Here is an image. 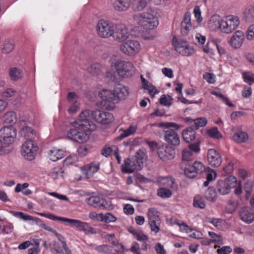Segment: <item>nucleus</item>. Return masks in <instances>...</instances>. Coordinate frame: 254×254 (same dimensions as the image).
<instances>
[{
    "mask_svg": "<svg viewBox=\"0 0 254 254\" xmlns=\"http://www.w3.org/2000/svg\"><path fill=\"white\" fill-rule=\"evenodd\" d=\"M9 75L12 80H16L21 77V72L17 68L13 67L9 70Z\"/></svg>",
    "mask_w": 254,
    "mask_h": 254,
    "instance_id": "obj_54",
    "label": "nucleus"
},
{
    "mask_svg": "<svg viewBox=\"0 0 254 254\" xmlns=\"http://www.w3.org/2000/svg\"><path fill=\"white\" fill-rule=\"evenodd\" d=\"M117 217L111 213H103L102 221L106 223L115 222L117 221Z\"/></svg>",
    "mask_w": 254,
    "mask_h": 254,
    "instance_id": "obj_44",
    "label": "nucleus"
},
{
    "mask_svg": "<svg viewBox=\"0 0 254 254\" xmlns=\"http://www.w3.org/2000/svg\"><path fill=\"white\" fill-rule=\"evenodd\" d=\"M101 67L100 64H93L88 68V71L93 75L99 74L101 71Z\"/></svg>",
    "mask_w": 254,
    "mask_h": 254,
    "instance_id": "obj_52",
    "label": "nucleus"
},
{
    "mask_svg": "<svg viewBox=\"0 0 254 254\" xmlns=\"http://www.w3.org/2000/svg\"><path fill=\"white\" fill-rule=\"evenodd\" d=\"M207 156L208 162L212 167H217L221 164L222 160L221 155L215 149H209Z\"/></svg>",
    "mask_w": 254,
    "mask_h": 254,
    "instance_id": "obj_20",
    "label": "nucleus"
},
{
    "mask_svg": "<svg viewBox=\"0 0 254 254\" xmlns=\"http://www.w3.org/2000/svg\"><path fill=\"white\" fill-rule=\"evenodd\" d=\"M254 186V182L251 180L247 181L244 185V190L246 193L247 196H249L252 191Z\"/></svg>",
    "mask_w": 254,
    "mask_h": 254,
    "instance_id": "obj_57",
    "label": "nucleus"
},
{
    "mask_svg": "<svg viewBox=\"0 0 254 254\" xmlns=\"http://www.w3.org/2000/svg\"><path fill=\"white\" fill-rule=\"evenodd\" d=\"M208 25L213 30L219 29L221 31V25H222V18L218 14L212 15L208 21Z\"/></svg>",
    "mask_w": 254,
    "mask_h": 254,
    "instance_id": "obj_29",
    "label": "nucleus"
},
{
    "mask_svg": "<svg viewBox=\"0 0 254 254\" xmlns=\"http://www.w3.org/2000/svg\"><path fill=\"white\" fill-rule=\"evenodd\" d=\"M205 170V166L199 161H195L192 164H189L185 167L184 173L190 178H194L198 174H201Z\"/></svg>",
    "mask_w": 254,
    "mask_h": 254,
    "instance_id": "obj_14",
    "label": "nucleus"
},
{
    "mask_svg": "<svg viewBox=\"0 0 254 254\" xmlns=\"http://www.w3.org/2000/svg\"><path fill=\"white\" fill-rule=\"evenodd\" d=\"M244 19L247 22H252L254 19V6L249 5L243 12Z\"/></svg>",
    "mask_w": 254,
    "mask_h": 254,
    "instance_id": "obj_34",
    "label": "nucleus"
},
{
    "mask_svg": "<svg viewBox=\"0 0 254 254\" xmlns=\"http://www.w3.org/2000/svg\"><path fill=\"white\" fill-rule=\"evenodd\" d=\"M141 79L143 88L148 90L151 95H154L157 92L155 87L149 83L142 75H141Z\"/></svg>",
    "mask_w": 254,
    "mask_h": 254,
    "instance_id": "obj_38",
    "label": "nucleus"
},
{
    "mask_svg": "<svg viewBox=\"0 0 254 254\" xmlns=\"http://www.w3.org/2000/svg\"><path fill=\"white\" fill-rule=\"evenodd\" d=\"M118 150V148L115 145L112 146H105L101 151V154L106 157H109L112 152H115Z\"/></svg>",
    "mask_w": 254,
    "mask_h": 254,
    "instance_id": "obj_49",
    "label": "nucleus"
},
{
    "mask_svg": "<svg viewBox=\"0 0 254 254\" xmlns=\"http://www.w3.org/2000/svg\"><path fill=\"white\" fill-rule=\"evenodd\" d=\"M205 198L211 201H214L216 198V194L213 188H209L205 192Z\"/></svg>",
    "mask_w": 254,
    "mask_h": 254,
    "instance_id": "obj_47",
    "label": "nucleus"
},
{
    "mask_svg": "<svg viewBox=\"0 0 254 254\" xmlns=\"http://www.w3.org/2000/svg\"><path fill=\"white\" fill-rule=\"evenodd\" d=\"M102 197L94 196H91L87 199V203L90 205H91L96 208H99Z\"/></svg>",
    "mask_w": 254,
    "mask_h": 254,
    "instance_id": "obj_46",
    "label": "nucleus"
},
{
    "mask_svg": "<svg viewBox=\"0 0 254 254\" xmlns=\"http://www.w3.org/2000/svg\"><path fill=\"white\" fill-rule=\"evenodd\" d=\"M115 24L104 19H101L97 25L98 35L101 38H108L112 36Z\"/></svg>",
    "mask_w": 254,
    "mask_h": 254,
    "instance_id": "obj_7",
    "label": "nucleus"
},
{
    "mask_svg": "<svg viewBox=\"0 0 254 254\" xmlns=\"http://www.w3.org/2000/svg\"><path fill=\"white\" fill-rule=\"evenodd\" d=\"M195 129L191 127L186 128L182 132V135L184 140L188 143H190L195 139Z\"/></svg>",
    "mask_w": 254,
    "mask_h": 254,
    "instance_id": "obj_30",
    "label": "nucleus"
},
{
    "mask_svg": "<svg viewBox=\"0 0 254 254\" xmlns=\"http://www.w3.org/2000/svg\"><path fill=\"white\" fill-rule=\"evenodd\" d=\"M159 212L155 208H150L148 209L147 216L148 222L160 221Z\"/></svg>",
    "mask_w": 254,
    "mask_h": 254,
    "instance_id": "obj_36",
    "label": "nucleus"
},
{
    "mask_svg": "<svg viewBox=\"0 0 254 254\" xmlns=\"http://www.w3.org/2000/svg\"><path fill=\"white\" fill-rule=\"evenodd\" d=\"M157 154L161 160L168 161L174 158L175 152L172 147L162 145L158 147Z\"/></svg>",
    "mask_w": 254,
    "mask_h": 254,
    "instance_id": "obj_17",
    "label": "nucleus"
},
{
    "mask_svg": "<svg viewBox=\"0 0 254 254\" xmlns=\"http://www.w3.org/2000/svg\"><path fill=\"white\" fill-rule=\"evenodd\" d=\"M137 129V126L135 125L132 124L130 125L127 128L125 129L123 133H122L119 137L123 139L126 137L133 134L135 132Z\"/></svg>",
    "mask_w": 254,
    "mask_h": 254,
    "instance_id": "obj_42",
    "label": "nucleus"
},
{
    "mask_svg": "<svg viewBox=\"0 0 254 254\" xmlns=\"http://www.w3.org/2000/svg\"><path fill=\"white\" fill-rule=\"evenodd\" d=\"M175 191L164 187H161L158 190V195L162 198H169Z\"/></svg>",
    "mask_w": 254,
    "mask_h": 254,
    "instance_id": "obj_43",
    "label": "nucleus"
},
{
    "mask_svg": "<svg viewBox=\"0 0 254 254\" xmlns=\"http://www.w3.org/2000/svg\"><path fill=\"white\" fill-rule=\"evenodd\" d=\"M233 138L238 143H242L247 141L249 138V135L245 131H239L233 135Z\"/></svg>",
    "mask_w": 254,
    "mask_h": 254,
    "instance_id": "obj_37",
    "label": "nucleus"
},
{
    "mask_svg": "<svg viewBox=\"0 0 254 254\" xmlns=\"http://www.w3.org/2000/svg\"><path fill=\"white\" fill-rule=\"evenodd\" d=\"M12 215L17 218H18L20 219H22L24 221H31V224H34L35 222H37L40 221L39 220V218L37 217H33L31 215H27L26 214L22 212L19 211H13Z\"/></svg>",
    "mask_w": 254,
    "mask_h": 254,
    "instance_id": "obj_32",
    "label": "nucleus"
},
{
    "mask_svg": "<svg viewBox=\"0 0 254 254\" xmlns=\"http://www.w3.org/2000/svg\"><path fill=\"white\" fill-rule=\"evenodd\" d=\"M112 4L115 10L125 11L130 7V0H113Z\"/></svg>",
    "mask_w": 254,
    "mask_h": 254,
    "instance_id": "obj_25",
    "label": "nucleus"
},
{
    "mask_svg": "<svg viewBox=\"0 0 254 254\" xmlns=\"http://www.w3.org/2000/svg\"><path fill=\"white\" fill-rule=\"evenodd\" d=\"M164 138L166 142L174 146H177L180 143L179 135L172 129H167L164 130Z\"/></svg>",
    "mask_w": 254,
    "mask_h": 254,
    "instance_id": "obj_18",
    "label": "nucleus"
},
{
    "mask_svg": "<svg viewBox=\"0 0 254 254\" xmlns=\"http://www.w3.org/2000/svg\"><path fill=\"white\" fill-rule=\"evenodd\" d=\"M172 98L169 95H163L161 96L159 100L160 104L167 107H170L172 104Z\"/></svg>",
    "mask_w": 254,
    "mask_h": 254,
    "instance_id": "obj_53",
    "label": "nucleus"
},
{
    "mask_svg": "<svg viewBox=\"0 0 254 254\" xmlns=\"http://www.w3.org/2000/svg\"><path fill=\"white\" fill-rule=\"evenodd\" d=\"M245 38L244 33L241 31L237 30L232 35L228 43L233 48L237 49L243 45Z\"/></svg>",
    "mask_w": 254,
    "mask_h": 254,
    "instance_id": "obj_19",
    "label": "nucleus"
},
{
    "mask_svg": "<svg viewBox=\"0 0 254 254\" xmlns=\"http://www.w3.org/2000/svg\"><path fill=\"white\" fill-rule=\"evenodd\" d=\"M20 133L24 137L30 139L34 138L35 136V132L33 129L29 127H23L21 130Z\"/></svg>",
    "mask_w": 254,
    "mask_h": 254,
    "instance_id": "obj_41",
    "label": "nucleus"
},
{
    "mask_svg": "<svg viewBox=\"0 0 254 254\" xmlns=\"http://www.w3.org/2000/svg\"><path fill=\"white\" fill-rule=\"evenodd\" d=\"M101 209H111L113 208V205L112 202L110 200H107L105 198L102 197L100 207L99 208Z\"/></svg>",
    "mask_w": 254,
    "mask_h": 254,
    "instance_id": "obj_59",
    "label": "nucleus"
},
{
    "mask_svg": "<svg viewBox=\"0 0 254 254\" xmlns=\"http://www.w3.org/2000/svg\"><path fill=\"white\" fill-rule=\"evenodd\" d=\"M55 236L61 242H53L52 252L54 254H71V251L68 249L64 237L58 232H55Z\"/></svg>",
    "mask_w": 254,
    "mask_h": 254,
    "instance_id": "obj_10",
    "label": "nucleus"
},
{
    "mask_svg": "<svg viewBox=\"0 0 254 254\" xmlns=\"http://www.w3.org/2000/svg\"><path fill=\"white\" fill-rule=\"evenodd\" d=\"M159 186L176 192L178 189V185L176 180L172 177H165L159 179L158 181Z\"/></svg>",
    "mask_w": 254,
    "mask_h": 254,
    "instance_id": "obj_21",
    "label": "nucleus"
},
{
    "mask_svg": "<svg viewBox=\"0 0 254 254\" xmlns=\"http://www.w3.org/2000/svg\"><path fill=\"white\" fill-rule=\"evenodd\" d=\"M16 136L15 129L12 126L4 127L0 129V140L4 144L9 146L14 141Z\"/></svg>",
    "mask_w": 254,
    "mask_h": 254,
    "instance_id": "obj_13",
    "label": "nucleus"
},
{
    "mask_svg": "<svg viewBox=\"0 0 254 254\" xmlns=\"http://www.w3.org/2000/svg\"><path fill=\"white\" fill-rule=\"evenodd\" d=\"M115 67L118 75L123 78L130 77L134 73V67L129 62L118 61L115 64Z\"/></svg>",
    "mask_w": 254,
    "mask_h": 254,
    "instance_id": "obj_4",
    "label": "nucleus"
},
{
    "mask_svg": "<svg viewBox=\"0 0 254 254\" xmlns=\"http://www.w3.org/2000/svg\"><path fill=\"white\" fill-rule=\"evenodd\" d=\"M132 18L137 24L146 30L153 29L159 24L157 16L151 11L133 14Z\"/></svg>",
    "mask_w": 254,
    "mask_h": 254,
    "instance_id": "obj_2",
    "label": "nucleus"
},
{
    "mask_svg": "<svg viewBox=\"0 0 254 254\" xmlns=\"http://www.w3.org/2000/svg\"><path fill=\"white\" fill-rule=\"evenodd\" d=\"M237 180L233 176H230L224 180H219L217 182L216 189L218 192L221 195L229 193L232 188L237 185Z\"/></svg>",
    "mask_w": 254,
    "mask_h": 254,
    "instance_id": "obj_3",
    "label": "nucleus"
},
{
    "mask_svg": "<svg viewBox=\"0 0 254 254\" xmlns=\"http://www.w3.org/2000/svg\"><path fill=\"white\" fill-rule=\"evenodd\" d=\"M242 75L245 82L249 83L250 85H251L250 82L254 83V74L250 72H245Z\"/></svg>",
    "mask_w": 254,
    "mask_h": 254,
    "instance_id": "obj_60",
    "label": "nucleus"
},
{
    "mask_svg": "<svg viewBox=\"0 0 254 254\" xmlns=\"http://www.w3.org/2000/svg\"><path fill=\"white\" fill-rule=\"evenodd\" d=\"M85 175L88 178L92 177L93 175L99 169V163L92 162L84 166Z\"/></svg>",
    "mask_w": 254,
    "mask_h": 254,
    "instance_id": "obj_31",
    "label": "nucleus"
},
{
    "mask_svg": "<svg viewBox=\"0 0 254 254\" xmlns=\"http://www.w3.org/2000/svg\"><path fill=\"white\" fill-rule=\"evenodd\" d=\"M193 205L194 207L201 209L204 208L205 206L203 199L199 195H196L194 197Z\"/></svg>",
    "mask_w": 254,
    "mask_h": 254,
    "instance_id": "obj_50",
    "label": "nucleus"
},
{
    "mask_svg": "<svg viewBox=\"0 0 254 254\" xmlns=\"http://www.w3.org/2000/svg\"><path fill=\"white\" fill-rule=\"evenodd\" d=\"M239 216L243 222L250 224L254 221V211L249 207H243L239 211Z\"/></svg>",
    "mask_w": 254,
    "mask_h": 254,
    "instance_id": "obj_22",
    "label": "nucleus"
},
{
    "mask_svg": "<svg viewBox=\"0 0 254 254\" xmlns=\"http://www.w3.org/2000/svg\"><path fill=\"white\" fill-rule=\"evenodd\" d=\"M95 250L99 253L107 254H110L112 253V247L107 245L97 246L95 248Z\"/></svg>",
    "mask_w": 254,
    "mask_h": 254,
    "instance_id": "obj_55",
    "label": "nucleus"
},
{
    "mask_svg": "<svg viewBox=\"0 0 254 254\" xmlns=\"http://www.w3.org/2000/svg\"><path fill=\"white\" fill-rule=\"evenodd\" d=\"M193 12L195 18L196 19L197 22L198 23L201 22L202 20V18L201 15V12L200 7L198 5H196L193 9Z\"/></svg>",
    "mask_w": 254,
    "mask_h": 254,
    "instance_id": "obj_63",
    "label": "nucleus"
},
{
    "mask_svg": "<svg viewBox=\"0 0 254 254\" xmlns=\"http://www.w3.org/2000/svg\"><path fill=\"white\" fill-rule=\"evenodd\" d=\"M114 90L118 102L121 99H125L129 95L128 88L124 85H119Z\"/></svg>",
    "mask_w": 254,
    "mask_h": 254,
    "instance_id": "obj_28",
    "label": "nucleus"
},
{
    "mask_svg": "<svg viewBox=\"0 0 254 254\" xmlns=\"http://www.w3.org/2000/svg\"><path fill=\"white\" fill-rule=\"evenodd\" d=\"M172 44L175 50L184 56H190L194 53V50L190 47L186 41L178 39L174 37L173 38Z\"/></svg>",
    "mask_w": 254,
    "mask_h": 254,
    "instance_id": "obj_9",
    "label": "nucleus"
},
{
    "mask_svg": "<svg viewBox=\"0 0 254 254\" xmlns=\"http://www.w3.org/2000/svg\"><path fill=\"white\" fill-rule=\"evenodd\" d=\"M129 33L127 28L123 24H115L112 36L115 40L122 42L129 37Z\"/></svg>",
    "mask_w": 254,
    "mask_h": 254,
    "instance_id": "obj_16",
    "label": "nucleus"
},
{
    "mask_svg": "<svg viewBox=\"0 0 254 254\" xmlns=\"http://www.w3.org/2000/svg\"><path fill=\"white\" fill-rule=\"evenodd\" d=\"M67 101L70 105V107L68 109L70 114L75 113L78 109L79 104L76 100V96L74 92H69L67 97Z\"/></svg>",
    "mask_w": 254,
    "mask_h": 254,
    "instance_id": "obj_26",
    "label": "nucleus"
},
{
    "mask_svg": "<svg viewBox=\"0 0 254 254\" xmlns=\"http://www.w3.org/2000/svg\"><path fill=\"white\" fill-rule=\"evenodd\" d=\"M143 167L141 162H138L134 158H127L125 160V164L122 165V171L125 173H132L139 171Z\"/></svg>",
    "mask_w": 254,
    "mask_h": 254,
    "instance_id": "obj_15",
    "label": "nucleus"
},
{
    "mask_svg": "<svg viewBox=\"0 0 254 254\" xmlns=\"http://www.w3.org/2000/svg\"><path fill=\"white\" fill-rule=\"evenodd\" d=\"M99 96L103 101L105 103H111L115 104L118 103L115 91L113 92L108 90H102L99 93Z\"/></svg>",
    "mask_w": 254,
    "mask_h": 254,
    "instance_id": "obj_24",
    "label": "nucleus"
},
{
    "mask_svg": "<svg viewBox=\"0 0 254 254\" xmlns=\"http://www.w3.org/2000/svg\"><path fill=\"white\" fill-rule=\"evenodd\" d=\"M14 48V42L12 40L6 41L3 44L2 52L4 53H9Z\"/></svg>",
    "mask_w": 254,
    "mask_h": 254,
    "instance_id": "obj_58",
    "label": "nucleus"
},
{
    "mask_svg": "<svg viewBox=\"0 0 254 254\" xmlns=\"http://www.w3.org/2000/svg\"><path fill=\"white\" fill-rule=\"evenodd\" d=\"M2 120L6 124H14L17 120L16 114L13 111L7 112L3 116Z\"/></svg>",
    "mask_w": 254,
    "mask_h": 254,
    "instance_id": "obj_39",
    "label": "nucleus"
},
{
    "mask_svg": "<svg viewBox=\"0 0 254 254\" xmlns=\"http://www.w3.org/2000/svg\"><path fill=\"white\" fill-rule=\"evenodd\" d=\"M109 241L112 245L111 247L114 248L116 252L121 253L125 251L124 246L121 243H119L117 239L109 240Z\"/></svg>",
    "mask_w": 254,
    "mask_h": 254,
    "instance_id": "obj_45",
    "label": "nucleus"
},
{
    "mask_svg": "<svg viewBox=\"0 0 254 254\" xmlns=\"http://www.w3.org/2000/svg\"><path fill=\"white\" fill-rule=\"evenodd\" d=\"M37 150L36 144L29 139L25 141L22 146V155L25 159L32 160L35 158Z\"/></svg>",
    "mask_w": 254,
    "mask_h": 254,
    "instance_id": "obj_11",
    "label": "nucleus"
},
{
    "mask_svg": "<svg viewBox=\"0 0 254 254\" xmlns=\"http://www.w3.org/2000/svg\"><path fill=\"white\" fill-rule=\"evenodd\" d=\"M78 119L75 121V124L76 127L78 128V130L75 128L70 129L67 133V136L68 138L78 142L79 143H83L86 141L88 138L89 136L85 132L88 131L87 130H84L83 128L80 127L77 124ZM90 131V130H88Z\"/></svg>",
    "mask_w": 254,
    "mask_h": 254,
    "instance_id": "obj_5",
    "label": "nucleus"
},
{
    "mask_svg": "<svg viewBox=\"0 0 254 254\" xmlns=\"http://www.w3.org/2000/svg\"><path fill=\"white\" fill-rule=\"evenodd\" d=\"M63 173L64 171L60 167H57L52 169L50 175L54 179H57L62 177Z\"/></svg>",
    "mask_w": 254,
    "mask_h": 254,
    "instance_id": "obj_48",
    "label": "nucleus"
},
{
    "mask_svg": "<svg viewBox=\"0 0 254 254\" xmlns=\"http://www.w3.org/2000/svg\"><path fill=\"white\" fill-rule=\"evenodd\" d=\"M138 162H141L143 164L144 161L145 160V154L143 151L139 150L136 153V155L133 157Z\"/></svg>",
    "mask_w": 254,
    "mask_h": 254,
    "instance_id": "obj_62",
    "label": "nucleus"
},
{
    "mask_svg": "<svg viewBox=\"0 0 254 254\" xmlns=\"http://www.w3.org/2000/svg\"><path fill=\"white\" fill-rule=\"evenodd\" d=\"M186 121L190 122V126L194 129L196 130L199 127H203L206 125L207 120L205 118H198L194 120L187 118Z\"/></svg>",
    "mask_w": 254,
    "mask_h": 254,
    "instance_id": "obj_27",
    "label": "nucleus"
},
{
    "mask_svg": "<svg viewBox=\"0 0 254 254\" xmlns=\"http://www.w3.org/2000/svg\"><path fill=\"white\" fill-rule=\"evenodd\" d=\"M64 151L56 148L51 149L48 154L49 159L54 162L63 158L64 157Z\"/></svg>",
    "mask_w": 254,
    "mask_h": 254,
    "instance_id": "obj_33",
    "label": "nucleus"
},
{
    "mask_svg": "<svg viewBox=\"0 0 254 254\" xmlns=\"http://www.w3.org/2000/svg\"><path fill=\"white\" fill-rule=\"evenodd\" d=\"M112 114L100 110L92 111L85 110L78 117L77 124L84 130L93 131L96 128V125L91 120L94 119L102 124H109L114 120Z\"/></svg>",
    "mask_w": 254,
    "mask_h": 254,
    "instance_id": "obj_1",
    "label": "nucleus"
},
{
    "mask_svg": "<svg viewBox=\"0 0 254 254\" xmlns=\"http://www.w3.org/2000/svg\"><path fill=\"white\" fill-rule=\"evenodd\" d=\"M208 135L213 138L220 139L222 137L217 127H213L207 131Z\"/></svg>",
    "mask_w": 254,
    "mask_h": 254,
    "instance_id": "obj_51",
    "label": "nucleus"
},
{
    "mask_svg": "<svg viewBox=\"0 0 254 254\" xmlns=\"http://www.w3.org/2000/svg\"><path fill=\"white\" fill-rule=\"evenodd\" d=\"M140 45L136 40H128L122 43L120 49L124 54L132 56L137 54L140 50Z\"/></svg>",
    "mask_w": 254,
    "mask_h": 254,
    "instance_id": "obj_12",
    "label": "nucleus"
},
{
    "mask_svg": "<svg viewBox=\"0 0 254 254\" xmlns=\"http://www.w3.org/2000/svg\"><path fill=\"white\" fill-rule=\"evenodd\" d=\"M146 0H133L132 7L134 11H139L142 10L146 6Z\"/></svg>",
    "mask_w": 254,
    "mask_h": 254,
    "instance_id": "obj_40",
    "label": "nucleus"
},
{
    "mask_svg": "<svg viewBox=\"0 0 254 254\" xmlns=\"http://www.w3.org/2000/svg\"><path fill=\"white\" fill-rule=\"evenodd\" d=\"M239 24L240 20L238 16L228 15L222 18L221 32L225 34H230L238 27Z\"/></svg>",
    "mask_w": 254,
    "mask_h": 254,
    "instance_id": "obj_8",
    "label": "nucleus"
},
{
    "mask_svg": "<svg viewBox=\"0 0 254 254\" xmlns=\"http://www.w3.org/2000/svg\"><path fill=\"white\" fill-rule=\"evenodd\" d=\"M193 158V154L191 151L184 149L182 152V160L184 161H190Z\"/></svg>",
    "mask_w": 254,
    "mask_h": 254,
    "instance_id": "obj_61",
    "label": "nucleus"
},
{
    "mask_svg": "<svg viewBox=\"0 0 254 254\" xmlns=\"http://www.w3.org/2000/svg\"><path fill=\"white\" fill-rule=\"evenodd\" d=\"M129 232L139 241L145 243L148 240V237L141 231L130 228L129 229Z\"/></svg>",
    "mask_w": 254,
    "mask_h": 254,
    "instance_id": "obj_35",
    "label": "nucleus"
},
{
    "mask_svg": "<svg viewBox=\"0 0 254 254\" xmlns=\"http://www.w3.org/2000/svg\"><path fill=\"white\" fill-rule=\"evenodd\" d=\"M63 223H67L69 226L76 228L79 230L84 232L86 235L97 233L96 230L94 228L90 226L88 223L81 221L79 220L64 217Z\"/></svg>",
    "mask_w": 254,
    "mask_h": 254,
    "instance_id": "obj_6",
    "label": "nucleus"
},
{
    "mask_svg": "<svg viewBox=\"0 0 254 254\" xmlns=\"http://www.w3.org/2000/svg\"><path fill=\"white\" fill-rule=\"evenodd\" d=\"M38 214L41 216H43L46 218H47L52 220H54V221L57 220L59 221H61L62 223L64 222V217L57 216L54 215L49 213H38Z\"/></svg>",
    "mask_w": 254,
    "mask_h": 254,
    "instance_id": "obj_56",
    "label": "nucleus"
},
{
    "mask_svg": "<svg viewBox=\"0 0 254 254\" xmlns=\"http://www.w3.org/2000/svg\"><path fill=\"white\" fill-rule=\"evenodd\" d=\"M232 249L230 246H223L217 250L218 254H229L232 252Z\"/></svg>",
    "mask_w": 254,
    "mask_h": 254,
    "instance_id": "obj_64",
    "label": "nucleus"
},
{
    "mask_svg": "<svg viewBox=\"0 0 254 254\" xmlns=\"http://www.w3.org/2000/svg\"><path fill=\"white\" fill-rule=\"evenodd\" d=\"M192 28L191 23V13L190 12H187L184 17L183 20L181 22V33L183 35H187L189 32Z\"/></svg>",
    "mask_w": 254,
    "mask_h": 254,
    "instance_id": "obj_23",
    "label": "nucleus"
}]
</instances>
